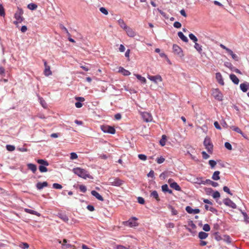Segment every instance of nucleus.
Returning <instances> with one entry per match:
<instances>
[{
    "label": "nucleus",
    "instance_id": "f257e3e1",
    "mask_svg": "<svg viewBox=\"0 0 249 249\" xmlns=\"http://www.w3.org/2000/svg\"><path fill=\"white\" fill-rule=\"evenodd\" d=\"M72 171L75 175L84 179L87 178H93V177L89 174L87 171L80 167L74 168L72 169Z\"/></svg>",
    "mask_w": 249,
    "mask_h": 249
},
{
    "label": "nucleus",
    "instance_id": "f03ea898",
    "mask_svg": "<svg viewBox=\"0 0 249 249\" xmlns=\"http://www.w3.org/2000/svg\"><path fill=\"white\" fill-rule=\"evenodd\" d=\"M23 10L18 7V10L15 13L14 18L16 19L14 21V24L17 25L18 23H21L24 20V18L23 17Z\"/></svg>",
    "mask_w": 249,
    "mask_h": 249
},
{
    "label": "nucleus",
    "instance_id": "7ed1b4c3",
    "mask_svg": "<svg viewBox=\"0 0 249 249\" xmlns=\"http://www.w3.org/2000/svg\"><path fill=\"white\" fill-rule=\"evenodd\" d=\"M203 144L208 152L210 153H212L213 149V144L211 142L210 137L208 136L205 137L203 142Z\"/></svg>",
    "mask_w": 249,
    "mask_h": 249
},
{
    "label": "nucleus",
    "instance_id": "20e7f679",
    "mask_svg": "<svg viewBox=\"0 0 249 249\" xmlns=\"http://www.w3.org/2000/svg\"><path fill=\"white\" fill-rule=\"evenodd\" d=\"M108 183L110 185L112 186H120L123 184L124 181L118 178H110L108 179Z\"/></svg>",
    "mask_w": 249,
    "mask_h": 249
},
{
    "label": "nucleus",
    "instance_id": "39448f33",
    "mask_svg": "<svg viewBox=\"0 0 249 249\" xmlns=\"http://www.w3.org/2000/svg\"><path fill=\"white\" fill-rule=\"evenodd\" d=\"M212 95L215 98V99L218 101H221L223 100V94L218 89H213Z\"/></svg>",
    "mask_w": 249,
    "mask_h": 249
},
{
    "label": "nucleus",
    "instance_id": "423d86ee",
    "mask_svg": "<svg viewBox=\"0 0 249 249\" xmlns=\"http://www.w3.org/2000/svg\"><path fill=\"white\" fill-rule=\"evenodd\" d=\"M101 129L104 133L111 134H114L116 132L115 128L109 125H102L101 126Z\"/></svg>",
    "mask_w": 249,
    "mask_h": 249
},
{
    "label": "nucleus",
    "instance_id": "0eeeda50",
    "mask_svg": "<svg viewBox=\"0 0 249 249\" xmlns=\"http://www.w3.org/2000/svg\"><path fill=\"white\" fill-rule=\"evenodd\" d=\"M137 218L136 217H132L128 221L124 222L125 225L130 227H136L138 225V223L136 222Z\"/></svg>",
    "mask_w": 249,
    "mask_h": 249
},
{
    "label": "nucleus",
    "instance_id": "6e6552de",
    "mask_svg": "<svg viewBox=\"0 0 249 249\" xmlns=\"http://www.w3.org/2000/svg\"><path fill=\"white\" fill-rule=\"evenodd\" d=\"M141 115L143 120L145 122H150L152 121V116L151 114L148 112H142Z\"/></svg>",
    "mask_w": 249,
    "mask_h": 249
},
{
    "label": "nucleus",
    "instance_id": "1a4fd4ad",
    "mask_svg": "<svg viewBox=\"0 0 249 249\" xmlns=\"http://www.w3.org/2000/svg\"><path fill=\"white\" fill-rule=\"evenodd\" d=\"M223 201L224 204L227 206L233 209H236L237 207L236 204L229 198H225Z\"/></svg>",
    "mask_w": 249,
    "mask_h": 249
},
{
    "label": "nucleus",
    "instance_id": "9d476101",
    "mask_svg": "<svg viewBox=\"0 0 249 249\" xmlns=\"http://www.w3.org/2000/svg\"><path fill=\"white\" fill-rule=\"evenodd\" d=\"M147 78L150 81L153 82L156 84H157L158 81L161 82L162 80L161 76L160 75H157L155 76H151L150 75H148Z\"/></svg>",
    "mask_w": 249,
    "mask_h": 249
},
{
    "label": "nucleus",
    "instance_id": "9b49d317",
    "mask_svg": "<svg viewBox=\"0 0 249 249\" xmlns=\"http://www.w3.org/2000/svg\"><path fill=\"white\" fill-rule=\"evenodd\" d=\"M45 69L44 71V74L46 76H49L52 75V72L50 70V67L48 65L47 61L45 60H43Z\"/></svg>",
    "mask_w": 249,
    "mask_h": 249
},
{
    "label": "nucleus",
    "instance_id": "f8f14e48",
    "mask_svg": "<svg viewBox=\"0 0 249 249\" xmlns=\"http://www.w3.org/2000/svg\"><path fill=\"white\" fill-rule=\"evenodd\" d=\"M185 210L186 212L190 214L194 213L196 214L200 212V210L199 209H193L191 207L188 206L185 208Z\"/></svg>",
    "mask_w": 249,
    "mask_h": 249
},
{
    "label": "nucleus",
    "instance_id": "ddd939ff",
    "mask_svg": "<svg viewBox=\"0 0 249 249\" xmlns=\"http://www.w3.org/2000/svg\"><path fill=\"white\" fill-rule=\"evenodd\" d=\"M196 228V225L194 224L193 221L190 220L188 221V227H186V229L191 233H195V232H193L192 231V229H195Z\"/></svg>",
    "mask_w": 249,
    "mask_h": 249
},
{
    "label": "nucleus",
    "instance_id": "4468645a",
    "mask_svg": "<svg viewBox=\"0 0 249 249\" xmlns=\"http://www.w3.org/2000/svg\"><path fill=\"white\" fill-rule=\"evenodd\" d=\"M173 50L175 53L178 54L179 56L182 55V51L180 47L176 44H174L173 46Z\"/></svg>",
    "mask_w": 249,
    "mask_h": 249
},
{
    "label": "nucleus",
    "instance_id": "2eb2a0df",
    "mask_svg": "<svg viewBox=\"0 0 249 249\" xmlns=\"http://www.w3.org/2000/svg\"><path fill=\"white\" fill-rule=\"evenodd\" d=\"M215 78L217 82L221 85H224V82L223 80L222 74L220 72H216L215 74Z\"/></svg>",
    "mask_w": 249,
    "mask_h": 249
},
{
    "label": "nucleus",
    "instance_id": "dca6fc26",
    "mask_svg": "<svg viewBox=\"0 0 249 249\" xmlns=\"http://www.w3.org/2000/svg\"><path fill=\"white\" fill-rule=\"evenodd\" d=\"M48 183L47 181H44L43 182H38L36 184V187L38 190H41L44 187H47Z\"/></svg>",
    "mask_w": 249,
    "mask_h": 249
},
{
    "label": "nucleus",
    "instance_id": "f3484780",
    "mask_svg": "<svg viewBox=\"0 0 249 249\" xmlns=\"http://www.w3.org/2000/svg\"><path fill=\"white\" fill-rule=\"evenodd\" d=\"M127 33V35L130 37H134L136 35V33L133 29L129 27H127L124 29Z\"/></svg>",
    "mask_w": 249,
    "mask_h": 249
},
{
    "label": "nucleus",
    "instance_id": "a211bd4d",
    "mask_svg": "<svg viewBox=\"0 0 249 249\" xmlns=\"http://www.w3.org/2000/svg\"><path fill=\"white\" fill-rule=\"evenodd\" d=\"M91 195L95 196L97 199L100 200V201H103L104 198L103 197L96 191L92 190L91 192Z\"/></svg>",
    "mask_w": 249,
    "mask_h": 249
},
{
    "label": "nucleus",
    "instance_id": "6ab92c4d",
    "mask_svg": "<svg viewBox=\"0 0 249 249\" xmlns=\"http://www.w3.org/2000/svg\"><path fill=\"white\" fill-rule=\"evenodd\" d=\"M230 78L232 82L235 85H238L239 82V80L237 77L234 74H231Z\"/></svg>",
    "mask_w": 249,
    "mask_h": 249
},
{
    "label": "nucleus",
    "instance_id": "aec40b11",
    "mask_svg": "<svg viewBox=\"0 0 249 249\" xmlns=\"http://www.w3.org/2000/svg\"><path fill=\"white\" fill-rule=\"evenodd\" d=\"M27 167L28 169L31 170L33 173H35L37 170V167L36 164L33 163H28Z\"/></svg>",
    "mask_w": 249,
    "mask_h": 249
},
{
    "label": "nucleus",
    "instance_id": "412c9836",
    "mask_svg": "<svg viewBox=\"0 0 249 249\" xmlns=\"http://www.w3.org/2000/svg\"><path fill=\"white\" fill-rule=\"evenodd\" d=\"M57 216L59 218L62 219L65 222H68L69 221V218L67 215L64 213H58Z\"/></svg>",
    "mask_w": 249,
    "mask_h": 249
},
{
    "label": "nucleus",
    "instance_id": "4be33fe9",
    "mask_svg": "<svg viewBox=\"0 0 249 249\" xmlns=\"http://www.w3.org/2000/svg\"><path fill=\"white\" fill-rule=\"evenodd\" d=\"M170 187L174 189L176 191H181V189L180 187L176 182H174L173 183H171L170 184Z\"/></svg>",
    "mask_w": 249,
    "mask_h": 249
},
{
    "label": "nucleus",
    "instance_id": "5701e85b",
    "mask_svg": "<svg viewBox=\"0 0 249 249\" xmlns=\"http://www.w3.org/2000/svg\"><path fill=\"white\" fill-rule=\"evenodd\" d=\"M119 71L122 73L124 76H128L131 74L129 71L124 69L123 67H120Z\"/></svg>",
    "mask_w": 249,
    "mask_h": 249
},
{
    "label": "nucleus",
    "instance_id": "b1692460",
    "mask_svg": "<svg viewBox=\"0 0 249 249\" xmlns=\"http://www.w3.org/2000/svg\"><path fill=\"white\" fill-rule=\"evenodd\" d=\"M24 211L25 212H26L27 213L32 214H34V215H36L38 216L40 215V214L39 213H38L37 212L35 211L34 210H31V209L26 208L24 209Z\"/></svg>",
    "mask_w": 249,
    "mask_h": 249
},
{
    "label": "nucleus",
    "instance_id": "393cba45",
    "mask_svg": "<svg viewBox=\"0 0 249 249\" xmlns=\"http://www.w3.org/2000/svg\"><path fill=\"white\" fill-rule=\"evenodd\" d=\"M178 37L184 42H188V38L184 35V34L181 32H179L178 33Z\"/></svg>",
    "mask_w": 249,
    "mask_h": 249
},
{
    "label": "nucleus",
    "instance_id": "a878e982",
    "mask_svg": "<svg viewBox=\"0 0 249 249\" xmlns=\"http://www.w3.org/2000/svg\"><path fill=\"white\" fill-rule=\"evenodd\" d=\"M150 196L154 197L158 201H159L160 200L158 193L157 191L156 190H154V191H153L151 192V193L150 194Z\"/></svg>",
    "mask_w": 249,
    "mask_h": 249
},
{
    "label": "nucleus",
    "instance_id": "bb28decb",
    "mask_svg": "<svg viewBox=\"0 0 249 249\" xmlns=\"http://www.w3.org/2000/svg\"><path fill=\"white\" fill-rule=\"evenodd\" d=\"M205 184H210L214 187H216L218 186V184L217 182L212 181L211 180H210L209 179H206L205 180Z\"/></svg>",
    "mask_w": 249,
    "mask_h": 249
},
{
    "label": "nucleus",
    "instance_id": "cd10ccee",
    "mask_svg": "<svg viewBox=\"0 0 249 249\" xmlns=\"http://www.w3.org/2000/svg\"><path fill=\"white\" fill-rule=\"evenodd\" d=\"M240 88L243 92H247L248 89L247 82L241 84L240 85Z\"/></svg>",
    "mask_w": 249,
    "mask_h": 249
},
{
    "label": "nucleus",
    "instance_id": "c85d7f7f",
    "mask_svg": "<svg viewBox=\"0 0 249 249\" xmlns=\"http://www.w3.org/2000/svg\"><path fill=\"white\" fill-rule=\"evenodd\" d=\"M228 53L231 56L233 60L237 61H239V57L236 54L234 53L231 50H230Z\"/></svg>",
    "mask_w": 249,
    "mask_h": 249
},
{
    "label": "nucleus",
    "instance_id": "c756f323",
    "mask_svg": "<svg viewBox=\"0 0 249 249\" xmlns=\"http://www.w3.org/2000/svg\"><path fill=\"white\" fill-rule=\"evenodd\" d=\"M220 172L218 171H215L213 176H212V179L214 180H217L220 179L219 177Z\"/></svg>",
    "mask_w": 249,
    "mask_h": 249
},
{
    "label": "nucleus",
    "instance_id": "7c9ffc66",
    "mask_svg": "<svg viewBox=\"0 0 249 249\" xmlns=\"http://www.w3.org/2000/svg\"><path fill=\"white\" fill-rule=\"evenodd\" d=\"M194 48L200 54L202 53V46L197 43V42L195 43Z\"/></svg>",
    "mask_w": 249,
    "mask_h": 249
},
{
    "label": "nucleus",
    "instance_id": "2f4dec72",
    "mask_svg": "<svg viewBox=\"0 0 249 249\" xmlns=\"http://www.w3.org/2000/svg\"><path fill=\"white\" fill-rule=\"evenodd\" d=\"M37 162L40 164V165L48 166L49 165V162L45 160L38 159L36 160Z\"/></svg>",
    "mask_w": 249,
    "mask_h": 249
},
{
    "label": "nucleus",
    "instance_id": "473e14b6",
    "mask_svg": "<svg viewBox=\"0 0 249 249\" xmlns=\"http://www.w3.org/2000/svg\"><path fill=\"white\" fill-rule=\"evenodd\" d=\"M208 236V234L203 231H200L198 233V237L201 240L206 239Z\"/></svg>",
    "mask_w": 249,
    "mask_h": 249
},
{
    "label": "nucleus",
    "instance_id": "72a5a7b5",
    "mask_svg": "<svg viewBox=\"0 0 249 249\" xmlns=\"http://www.w3.org/2000/svg\"><path fill=\"white\" fill-rule=\"evenodd\" d=\"M168 208L170 210L172 215H176L178 214V212L172 206L169 205Z\"/></svg>",
    "mask_w": 249,
    "mask_h": 249
},
{
    "label": "nucleus",
    "instance_id": "f704fd0d",
    "mask_svg": "<svg viewBox=\"0 0 249 249\" xmlns=\"http://www.w3.org/2000/svg\"><path fill=\"white\" fill-rule=\"evenodd\" d=\"M195 180V183L198 184L199 185H200V184L205 185V180H203V178L201 177V178H197Z\"/></svg>",
    "mask_w": 249,
    "mask_h": 249
},
{
    "label": "nucleus",
    "instance_id": "c9c22d12",
    "mask_svg": "<svg viewBox=\"0 0 249 249\" xmlns=\"http://www.w3.org/2000/svg\"><path fill=\"white\" fill-rule=\"evenodd\" d=\"M119 24L120 26L123 28L124 30L127 27L126 24L124 23V21L122 19H120L118 21Z\"/></svg>",
    "mask_w": 249,
    "mask_h": 249
},
{
    "label": "nucleus",
    "instance_id": "e433bc0d",
    "mask_svg": "<svg viewBox=\"0 0 249 249\" xmlns=\"http://www.w3.org/2000/svg\"><path fill=\"white\" fill-rule=\"evenodd\" d=\"M231 128L234 131L237 132L239 134H241L242 136H244V133L242 132L241 130L237 126H232L231 127Z\"/></svg>",
    "mask_w": 249,
    "mask_h": 249
},
{
    "label": "nucleus",
    "instance_id": "4c0bfd02",
    "mask_svg": "<svg viewBox=\"0 0 249 249\" xmlns=\"http://www.w3.org/2000/svg\"><path fill=\"white\" fill-rule=\"evenodd\" d=\"M27 7L31 10H34L36 9L37 6L36 4L31 3L28 5Z\"/></svg>",
    "mask_w": 249,
    "mask_h": 249
},
{
    "label": "nucleus",
    "instance_id": "58836bf2",
    "mask_svg": "<svg viewBox=\"0 0 249 249\" xmlns=\"http://www.w3.org/2000/svg\"><path fill=\"white\" fill-rule=\"evenodd\" d=\"M189 37L195 43L198 40L197 37L192 33L189 34Z\"/></svg>",
    "mask_w": 249,
    "mask_h": 249
},
{
    "label": "nucleus",
    "instance_id": "ea45409f",
    "mask_svg": "<svg viewBox=\"0 0 249 249\" xmlns=\"http://www.w3.org/2000/svg\"><path fill=\"white\" fill-rule=\"evenodd\" d=\"M137 78L140 81H141L142 83H146V79L144 77L142 76L141 75L139 74H136L135 75Z\"/></svg>",
    "mask_w": 249,
    "mask_h": 249
},
{
    "label": "nucleus",
    "instance_id": "a19ab883",
    "mask_svg": "<svg viewBox=\"0 0 249 249\" xmlns=\"http://www.w3.org/2000/svg\"><path fill=\"white\" fill-rule=\"evenodd\" d=\"M47 166L40 165L39 166V170L41 173L46 172L48 171V169L46 167Z\"/></svg>",
    "mask_w": 249,
    "mask_h": 249
},
{
    "label": "nucleus",
    "instance_id": "79ce46f5",
    "mask_svg": "<svg viewBox=\"0 0 249 249\" xmlns=\"http://www.w3.org/2000/svg\"><path fill=\"white\" fill-rule=\"evenodd\" d=\"M224 66L229 68L231 71H232L234 68V66L232 65V64L229 62H225L224 63Z\"/></svg>",
    "mask_w": 249,
    "mask_h": 249
},
{
    "label": "nucleus",
    "instance_id": "37998d69",
    "mask_svg": "<svg viewBox=\"0 0 249 249\" xmlns=\"http://www.w3.org/2000/svg\"><path fill=\"white\" fill-rule=\"evenodd\" d=\"M5 10L2 4L0 3V16L1 17L5 16Z\"/></svg>",
    "mask_w": 249,
    "mask_h": 249
},
{
    "label": "nucleus",
    "instance_id": "c03bdc74",
    "mask_svg": "<svg viewBox=\"0 0 249 249\" xmlns=\"http://www.w3.org/2000/svg\"><path fill=\"white\" fill-rule=\"evenodd\" d=\"M53 187L56 189H61L62 188V186L60 184L54 183L53 184Z\"/></svg>",
    "mask_w": 249,
    "mask_h": 249
},
{
    "label": "nucleus",
    "instance_id": "a18cd8bd",
    "mask_svg": "<svg viewBox=\"0 0 249 249\" xmlns=\"http://www.w3.org/2000/svg\"><path fill=\"white\" fill-rule=\"evenodd\" d=\"M239 211L241 212V213L243 214L244 219L246 221H247L249 219V217H248L247 213L244 211H243L241 209H239Z\"/></svg>",
    "mask_w": 249,
    "mask_h": 249
},
{
    "label": "nucleus",
    "instance_id": "49530a36",
    "mask_svg": "<svg viewBox=\"0 0 249 249\" xmlns=\"http://www.w3.org/2000/svg\"><path fill=\"white\" fill-rule=\"evenodd\" d=\"M6 149L9 151H13L15 149V147L14 145L8 144L6 146Z\"/></svg>",
    "mask_w": 249,
    "mask_h": 249
},
{
    "label": "nucleus",
    "instance_id": "de8ad7c7",
    "mask_svg": "<svg viewBox=\"0 0 249 249\" xmlns=\"http://www.w3.org/2000/svg\"><path fill=\"white\" fill-rule=\"evenodd\" d=\"M165 160V159L162 157V156H160V158H158L157 159V162L158 163V164H161L162 163H163Z\"/></svg>",
    "mask_w": 249,
    "mask_h": 249
},
{
    "label": "nucleus",
    "instance_id": "09e8293b",
    "mask_svg": "<svg viewBox=\"0 0 249 249\" xmlns=\"http://www.w3.org/2000/svg\"><path fill=\"white\" fill-rule=\"evenodd\" d=\"M220 194L218 191H216L214 192V193H213V197L214 198H215V199L218 198L220 197Z\"/></svg>",
    "mask_w": 249,
    "mask_h": 249
},
{
    "label": "nucleus",
    "instance_id": "8fccbe9b",
    "mask_svg": "<svg viewBox=\"0 0 249 249\" xmlns=\"http://www.w3.org/2000/svg\"><path fill=\"white\" fill-rule=\"evenodd\" d=\"M210 226L208 224H205L203 227V230L205 231H210Z\"/></svg>",
    "mask_w": 249,
    "mask_h": 249
},
{
    "label": "nucleus",
    "instance_id": "3c124183",
    "mask_svg": "<svg viewBox=\"0 0 249 249\" xmlns=\"http://www.w3.org/2000/svg\"><path fill=\"white\" fill-rule=\"evenodd\" d=\"M138 158L140 160H143V161L146 160L147 159L146 156L144 154H139Z\"/></svg>",
    "mask_w": 249,
    "mask_h": 249
},
{
    "label": "nucleus",
    "instance_id": "603ef678",
    "mask_svg": "<svg viewBox=\"0 0 249 249\" xmlns=\"http://www.w3.org/2000/svg\"><path fill=\"white\" fill-rule=\"evenodd\" d=\"M223 240L227 243L229 244L231 243V238L229 235H224Z\"/></svg>",
    "mask_w": 249,
    "mask_h": 249
},
{
    "label": "nucleus",
    "instance_id": "864d4df0",
    "mask_svg": "<svg viewBox=\"0 0 249 249\" xmlns=\"http://www.w3.org/2000/svg\"><path fill=\"white\" fill-rule=\"evenodd\" d=\"M166 136L163 135L162 136V139L160 140V143L161 146H164L165 144V139H166Z\"/></svg>",
    "mask_w": 249,
    "mask_h": 249
},
{
    "label": "nucleus",
    "instance_id": "5fc2aeb1",
    "mask_svg": "<svg viewBox=\"0 0 249 249\" xmlns=\"http://www.w3.org/2000/svg\"><path fill=\"white\" fill-rule=\"evenodd\" d=\"M209 163L210 165L211 166L212 168H213L214 166H215L216 162L215 160H211L209 161Z\"/></svg>",
    "mask_w": 249,
    "mask_h": 249
},
{
    "label": "nucleus",
    "instance_id": "6e6d98bb",
    "mask_svg": "<svg viewBox=\"0 0 249 249\" xmlns=\"http://www.w3.org/2000/svg\"><path fill=\"white\" fill-rule=\"evenodd\" d=\"M100 11L105 15H107L108 13L107 10L103 7H102L100 8Z\"/></svg>",
    "mask_w": 249,
    "mask_h": 249
},
{
    "label": "nucleus",
    "instance_id": "4d7b16f0",
    "mask_svg": "<svg viewBox=\"0 0 249 249\" xmlns=\"http://www.w3.org/2000/svg\"><path fill=\"white\" fill-rule=\"evenodd\" d=\"M223 191L231 196L233 195L232 193H231L230 189L227 186H225L223 187Z\"/></svg>",
    "mask_w": 249,
    "mask_h": 249
},
{
    "label": "nucleus",
    "instance_id": "13d9d810",
    "mask_svg": "<svg viewBox=\"0 0 249 249\" xmlns=\"http://www.w3.org/2000/svg\"><path fill=\"white\" fill-rule=\"evenodd\" d=\"M19 247L23 249H28L29 247V245L26 243H22Z\"/></svg>",
    "mask_w": 249,
    "mask_h": 249
},
{
    "label": "nucleus",
    "instance_id": "bf43d9fd",
    "mask_svg": "<svg viewBox=\"0 0 249 249\" xmlns=\"http://www.w3.org/2000/svg\"><path fill=\"white\" fill-rule=\"evenodd\" d=\"M225 147L228 150H231L232 149V146L229 142H226L224 144Z\"/></svg>",
    "mask_w": 249,
    "mask_h": 249
},
{
    "label": "nucleus",
    "instance_id": "052dcab7",
    "mask_svg": "<svg viewBox=\"0 0 249 249\" xmlns=\"http://www.w3.org/2000/svg\"><path fill=\"white\" fill-rule=\"evenodd\" d=\"M79 189L81 192L83 193H85L87 191V188L86 186L84 185H81L79 186Z\"/></svg>",
    "mask_w": 249,
    "mask_h": 249
},
{
    "label": "nucleus",
    "instance_id": "680f3d73",
    "mask_svg": "<svg viewBox=\"0 0 249 249\" xmlns=\"http://www.w3.org/2000/svg\"><path fill=\"white\" fill-rule=\"evenodd\" d=\"M173 26L175 28H180L181 27V24L178 21H175L174 23Z\"/></svg>",
    "mask_w": 249,
    "mask_h": 249
},
{
    "label": "nucleus",
    "instance_id": "e2e57ef3",
    "mask_svg": "<svg viewBox=\"0 0 249 249\" xmlns=\"http://www.w3.org/2000/svg\"><path fill=\"white\" fill-rule=\"evenodd\" d=\"M138 202L141 204H143L145 202L144 199L143 197L139 196L137 198Z\"/></svg>",
    "mask_w": 249,
    "mask_h": 249
},
{
    "label": "nucleus",
    "instance_id": "0e129e2a",
    "mask_svg": "<svg viewBox=\"0 0 249 249\" xmlns=\"http://www.w3.org/2000/svg\"><path fill=\"white\" fill-rule=\"evenodd\" d=\"M71 160H75L78 158L77 155L76 153L74 152H72L71 153Z\"/></svg>",
    "mask_w": 249,
    "mask_h": 249
},
{
    "label": "nucleus",
    "instance_id": "69168bd1",
    "mask_svg": "<svg viewBox=\"0 0 249 249\" xmlns=\"http://www.w3.org/2000/svg\"><path fill=\"white\" fill-rule=\"evenodd\" d=\"M169 189L167 184H164L161 186V190L164 193H166V191Z\"/></svg>",
    "mask_w": 249,
    "mask_h": 249
},
{
    "label": "nucleus",
    "instance_id": "338daca9",
    "mask_svg": "<svg viewBox=\"0 0 249 249\" xmlns=\"http://www.w3.org/2000/svg\"><path fill=\"white\" fill-rule=\"evenodd\" d=\"M202 157L204 159H207L210 157L209 155H208L206 152L203 151L202 152Z\"/></svg>",
    "mask_w": 249,
    "mask_h": 249
},
{
    "label": "nucleus",
    "instance_id": "774afa93",
    "mask_svg": "<svg viewBox=\"0 0 249 249\" xmlns=\"http://www.w3.org/2000/svg\"><path fill=\"white\" fill-rule=\"evenodd\" d=\"M116 249H129V247H125L123 245H118Z\"/></svg>",
    "mask_w": 249,
    "mask_h": 249
}]
</instances>
